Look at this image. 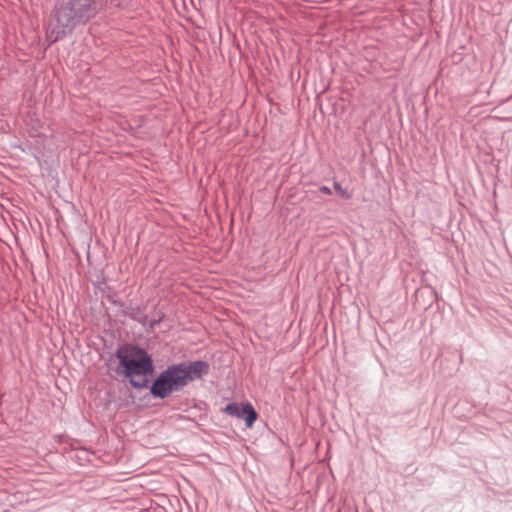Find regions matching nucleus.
I'll return each mask as SVG.
<instances>
[{
	"label": "nucleus",
	"mask_w": 512,
	"mask_h": 512,
	"mask_svg": "<svg viewBox=\"0 0 512 512\" xmlns=\"http://www.w3.org/2000/svg\"><path fill=\"white\" fill-rule=\"evenodd\" d=\"M94 0H60L49 20L47 33L51 42L57 41L77 23L94 15Z\"/></svg>",
	"instance_id": "nucleus-1"
},
{
	"label": "nucleus",
	"mask_w": 512,
	"mask_h": 512,
	"mask_svg": "<svg viewBox=\"0 0 512 512\" xmlns=\"http://www.w3.org/2000/svg\"><path fill=\"white\" fill-rule=\"evenodd\" d=\"M208 365L203 361L180 363L162 371L151 386V394L158 398H166L170 394L184 388L190 381L207 373Z\"/></svg>",
	"instance_id": "nucleus-2"
},
{
	"label": "nucleus",
	"mask_w": 512,
	"mask_h": 512,
	"mask_svg": "<svg viewBox=\"0 0 512 512\" xmlns=\"http://www.w3.org/2000/svg\"><path fill=\"white\" fill-rule=\"evenodd\" d=\"M117 358L130 383L137 388L145 387L148 376L154 370L152 359L147 352L136 346L126 345L117 351Z\"/></svg>",
	"instance_id": "nucleus-3"
},
{
	"label": "nucleus",
	"mask_w": 512,
	"mask_h": 512,
	"mask_svg": "<svg viewBox=\"0 0 512 512\" xmlns=\"http://www.w3.org/2000/svg\"><path fill=\"white\" fill-rule=\"evenodd\" d=\"M224 411L237 418H244L246 426L249 428L252 427L258 416L250 403H230L224 408Z\"/></svg>",
	"instance_id": "nucleus-4"
},
{
	"label": "nucleus",
	"mask_w": 512,
	"mask_h": 512,
	"mask_svg": "<svg viewBox=\"0 0 512 512\" xmlns=\"http://www.w3.org/2000/svg\"><path fill=\"white\" fill-rule=\"evenodd\" d=\"M334 188L341 195V197H343L345 199L351 198V193L347 189L342 188V186L339 183L335 182Z\"/></svg>",
	"instance_id": "nucleus-5"
},
{
	"label": "nucleus",
	"mask_w": 512,
	"mask_h": 512,
	"mask_svg": "<svg viewBox=\"0 0 512 512\" xmlns=\"http://www.w3.org/2000/svg\"><path fill=\"white\" fill-rule=\"evenodd\" d=\"M320 191H321L322 193H325V194H328V195H329V194H331V190H330V188H329V187H327V186H322V187L320 188Z\"/></svg>",
	"instance_id": "nucleus-6"
}]
</instances>
